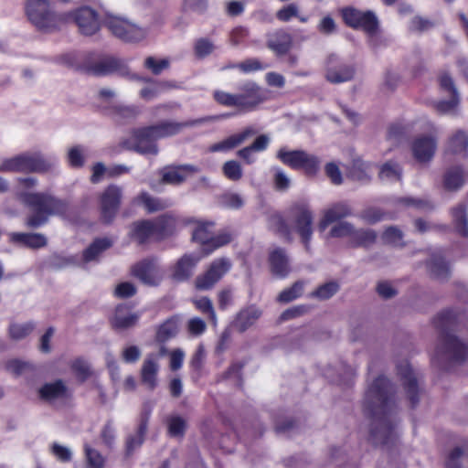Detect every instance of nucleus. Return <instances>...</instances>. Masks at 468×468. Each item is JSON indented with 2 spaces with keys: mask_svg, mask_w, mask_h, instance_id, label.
Segmentation results:
<instances>
[{
  "mask_svg": "<svg viewBox=\"0 0 468 468\" xmlns=\"http://www.w3.org/2000/svg\"><path fill=\"white\" fill-rule=\"evenodd\" d=\"M51 0H27L25 10L30 23L42 32H53L60 25L72 17L81 34L92 36L100 29L98 13L89 7L82 6L72 13L58 14L51 9ZM68 2L69 0H61Z\"/></svg>",
  "mask_w": 468,
  "mask_h": 468,
  "instance_id": "nucleus-1",
  "label": "nucleus"
},
{
  "mask_svg": "<svg viewBox=\"0 0 468 468\" xmlns=\"http://www.w3.org/2000/svg\"><path fill=\"white\" fill-rule=\"evenodd\" d=\"M390 391L389 381L378 377L365 394L364 410L372 419L370 435L376 444H387L395 435Z\"/></svg>",
  "mask_w": 468,
  "mask_h": 468,
  "instance_id": "nucleus-2",
  "label": "nucleus"
},
{
  "mask_svg": "<svg viewBox=\"0 0 468 468\" xmlns=\"http://www.w3.org/2000/svg\"><path fill=\"white\" fill-rule=\"evenodd\" d=\"M217 119V116H206L186 122L164 121L154 125L133 131L128 138L122 139V146L142 154H156L158 153V147L155 144L157 140L174 136L186 127H193Z\"/></svg>",
  "mask_w": 468,
  "mask_h": 468,
  "instance_id": "nucleus-3",
  "label": "nucleus"
},
{
  "mask_svg": "<svg viewBox=\"0 0 468 468\" xmlns=\"http://www.w3.org/2000/svg\"><path fill=\"white\" fill-rule=\"evenodd\" d=\"M21 198L33 212L25 221L29 229H38L48 221L50 216H64L69 211L66 200L47 192H27L22 194Z\"/></svg>",
  "mask_w": 468,
  "mask_h": 468,
  "instance_id": "nucleus-4",
  "label": "nucleus"
},
{
  "mask_svg": "<svg viewBox=\"0 0 468 468\" xmlns=\"http://www.w3.org/2000/svg\"><path fill=\"white\" fill-rule=\"evenodd\" d=\"M61 60L69 68L89 76L104 77L117 71V58L101 52L66 54Z\"/></svg>",
  "mask_w": 468,
  "mask_h": 468,
  "instance_id": "nucleus-5",
  "label": "nucleus"
},
{
  "mask_svg": "<svg viewBox=\"0 0 468 468\" xmlns=\"http://www.w3.org/2000/svg\"><path fill=\"white\" fill-rule=\"evenodd\" d=\"M52 164L40 154L23 153L11 158H5L0 164V172L8 173H47Z\"/></svg>",
  "mask_w": 468,
  "mask_h": 468,
  "instance_id": "nucleus-6",
  "label": "nucleus"
},
{
  "mask_svg": "<svg viewBox=\"0 0 468 468\" xmlns=\"http://www.w3.org/2000/svg\"><path fill=\"white\" fill-rule=\"evenodd\" d=\"M432 360L438 362L449 360L456 363L468 360V343H464L452 334L445 333L441 336L440 346Z\"/></svg>",
  "mask_w": 468,
  "mask_h": 468,
  "instance_id": "nucleus-7",
  "label": "nucleus"
},
{
  "mask_svg": "<svg viewBox=\"0 0 468 468\" xmlns=\"http://www.w3.org/2000/svg\"><path fill=\"white\" fill-rule=\"evenodd\" d=\"M289 215L294 221L296 232L307 251L310 250V241L313 236L314 215L307 205L297 203L289 209Z\"/></svg>",
  "mask_w": 468,
  "mask_h": 468,
  "instance_id": "nucleus-8",
  "label": "nucleus"
},
{
  "mask_svg": "<svg viewBox=\"0 0 468 468\" xmlns=\"http://www.w3.org/2000/svg\"><path fill=\"white\" fill-rule=\"evenodd\" d=\"M231 261L228 258L214 260L207 270L198 275L195 281L197 289L206 291L211 289L231 269Z\"/></svg>",
  "mask_w": 468,
  "mask_h": 468,
  "instance_id": "nucleus-9",
  "label": "nucleus"
},
{
  "mask_svg": "<svg viewBox=\"0 0 468 468\" xmlns=\"http://www.w3.org/2000/svg\"><path fill=\"white\" fill-rule=\"evenodd\" d=\"M345 22L354 27L363 29L370 37L377 35L378 30V21L373 12H362L355 8H346L343 11Z\"/></svg>",
  "mask_w": 468,
  "mask_h": 468,
  "instance_id": "nucleus-10",
  "label": "nucleus"
},
{
  "mask_svg": "<svg viewBox=\"0 0 468 468\" xmlns=\"http://www.w3.org/2000/svg\"><path fill=\"white\" fill-rule=\"evenodd\" d=\"M156 257H148L133 264L131 272L143 283L157 285L163 279Z\"/></svg>",
  "mask_w": 468,
  "mask_h": 468,
  "instance_id": "nucleus-11",
  "label": "nucleus"
},
{
  "mask_svg": "<svg viewBox=\"0 0 468 468\" xmlns=\"http://www.w3.org/2000/svg\"><path fill=\"white\" fill-rule=\"evenodd\" d=\"M212 227L213 223L211 222L198 223L192 234L195 241L210 247L207 253H210L215 249L222 247L231 240V235L227 232L214 236L211 229Z\"/></svg>",
  "mask_w": 468,
  "mask_h": 468,
  "instance_id": "nucleus-12",
  "label": "nucleus"
},
{
  "mask_svg": "<svg viewBox=\"0 0 468 468\" xmlns=\"http://www.w3.org/2000/svg\"><path fill=\"white\" fill-rule=\"evenodd\" d=\"M238 99L239 109L251 111L266 100V95L256 82L248 80L239 86Z\"/></svg>",
  "mask_w": 468,
  "mask_h": 468,
  "instance_id": "nucleus-13",
  "label": "nucleus"
},
{
  "mask_svg": "<svg viewBox=\"0 0 468 468\" xmlns=\"http://www.w3.org/2000/svg\"><path fill=\"white\" fill-rule=\"evenodd\" d=\"M355 75L353 66L339 60L335 55H330L326 61L325 79L334 84L349 81Z\"/></svg>",
  "mask_w": 468,
  "mask_h": 468,
  "instance_id": "nucleus-14",
  "label": "nucleus"
},
{
  "mask_svg": "<svg viewBox=\"0 0 468 468\" xmlns=\"http://www.w3.org/2000/svg\"><path fill=\"white\" fill-rule=\"evenodd\" d=\"M436 150L437 137L435 135H419L411 143L413 157L420 163L431 162Z\"/></svg>",
  "mask_w": 468,
  "mask_h": 468,
  "instance_id": "nucleus-15",
  "label": "nucleus"
},
{
  "mask_svg": "<svg viewBox=\"0 0 468 468\" xmlns=\"http://www.w3.org/2000/svg\"><path fill=\"white\" fill-rule=\"evenodd\" d=\"M159 369V356L154 353L148 354L140 370L141 382L147 389L154 390L158 386Z\"/></svg>",
  "mask_w": 468,
  "mask_h": 468,
  "instance_id": "nucleus-16",
  "label": "nucleus"
},
{
  "mask_svg": "<svg viewBox=\"0 0 468 468\" xmlns=\"http://www.w3.org/2000/svg\"><path fill=\"white\" fill-rule=\"evenodd\" d=\"M351 215L352 208L346 202L335 203L324 209L323 218L319 221L318 229L320 231H324L332 223L339 222L341 219Z\"/></svg>",
  "mask_w": 468,
  "mask_h": 468,
  "instance_id": "nucleus-17",
  "label": "nucleus"
},
{
  "mask_svg": "<svg viewBox=\"0 0 468 468\" xmlns=\"http://www.w3.org/2000/svg\"><path fill=\"white\" fill-rule=\"evenodd\" d=\"M269 264L271 273L278 278L287 277L292 271L289 257L282 248H275L270 251Z\"/></svg>",
  "mask_w": 468,
  "mask_h": 468,
  "instance_id": "nucleus-18",
  "label": "nucleus"
},
{
  "mask_svg": "<svg viewBox=\"0 0 468 468\" xmlns=\"http://www.w3.org/2000/svg\"><path fill=\"white\" fill-rule=\"evenodd\" d=\"M117 212V186L110 185L101 197V215L104 223H111Z\"/></svg>",
  "mask_w": 468,
  "mask_h": 468,
  "instance_id": "nucleus-19",
  "label": "nucleus"
},
{
  "mask_svg": "<svg viewBox=\"0 0 468 468\" xmlns=\"http://www.w3.org/2000/svg\"><path fill=\"white\" fill-rule=\"evenodd\" d=\"M468 181V171L463 166L456 165L447 169L443 175V187L447 191H457Z\"/></svg>",
  "mask_w": 468,
  "mask_h": 468,
  "instance_id": "nucleus-20",
  "label": "nucleus"
},
{
  "mask_svg": "<svg viewBox=\"0 0 468 468\" xmlns=\"http://www.w3.org/2000/svg\"><path fill=\"white\" fill-rule=\"evenodd\" d=\"M398 371L403 382L409 399L410 400L411 405L415 406L419 401L417 378L408 363L400 364L398 367Z\"/></svg>",
  "mask_w": 468,
  "mask_h": 468,
  "instance_id": "nucleus-21",
  "label": "nucleus"
},
{
  "mask_svg": "<svg viewBox=\"0 0 468 468\" xmlns=\"http://www.w3.org/2000/svg\"><path fill=\"white\" fill-rule=\"evenodd\" d=\"M199 260L200 257L190 254H186L181 257L172 268L171 277L173 280L184 282L189 279Z\"/></svg>",
  "mask_w": 468,
  "mask_h": 468,
  "instance_id": "nucleus-22",
  "label": "nucleus"
},
{
  "mask_svg": "<svg viewBox=\"0 0 468 468\" xmlns=\"http://www.w3.org/2000/svg\"><path fill=\"white\" fill-rule=\"evenodd\" d=\"M129 234L139 244H144L150 239H157L156 229L152 220L133 223L130 227Z\"/></svg>",
  "mask_w": 468,
  "mask_h": 468,
  "instance_id": "nucleus-23",
  "label": "nucleus"
},
{
  "mask_svg": "<svg viewBox=\"0 0 468 468\" xmlns=\"http://www.w3.org/2000/svg\"><path fill=\"white\" fill-rule=\"evenodd\" d=\"M199 172V169L191 165L166 167L162 172V180L165 183L178 185L186 180L188 175Z\"/></svg>",
  "mask_w": 468,
  "mask_h": 468,
  "instance_id": "nucleus-24",
  "label": "nucleus"
},
{
  "mask_svg": "<svg viewBox=\"0 0 468 468\" xmlns=\"http://www.w3.org/2000/svg\"><path fill=\"white\" fill-rule=\"evenodd\" d=\"M256 131L252 127L245 128L241 133L233 134L227 139L209 146V152H226L241 144L249 137L254 135Z\"/></svg>",
  "mask_w": 468,
  "mask_h": 468,
  "instance_id": "nucleus-25",
  "label": "nucleus"
},
{
  "mask_svg": "<svg viewBox=\"0 0 468 468\" xmlns=\"http://www.w3.org/2000/svg\"><path fill=\"white\" fill-rule=\"evenodd\" d=\"M292 45V37L284 30H278L268 36L267 47L279 56L286 54Z\"/></svg>",
  "mask_w": 468,
  "mask_h": 468,
  "instance_id": "nucleus-26",
  "label": "nucleus"
},
{
  "mask_svg": "<svg viewBox=\"0 0 468 468\" xmlns=\"http://www.w3.org/2000/svg\"><path fill=\"white\" fill-rule=\"evenodd\" d=\"M113 245V241L107 238H96L82 251V261L85 263L97 261L98 258Z\"/></svg>",
  "mask_w": 468,
  "mask_h": 468,
  "instance_id": "nucleus-27",
  "label": "nucleus"
},
{
  "mask_svg": "<svg viewBox=\"0 0 468 468\" xmlns=\"http://www.w3.org/2000/svg\"><path fill=\"white\" fill-rule=\"evenodd\" d=\"M11 240L33 250L41 249L48 245L47 238L41 233L15 232L11 235Z\"/></svg>",
  "mask_w": 468,
  "mask_h": 468,
  "instance_id": "nucleus-28",
  "label": "nucleus"
},
{
  "mask_svg": "<svg viewBox=\"0 0 468 468\" xmlns=\"http://www.w3.org/2000/svg\"><path fill=\"white\" fill-rule=\"evenodd\" d=\"M377 240V232L371 229H354L351 239L347 240L350 248H367Z\"/></svg>",
  "mask_w": 468,
  "mask_h": 468,
  "instance_id": "nucleus-29",
  "label": "nucleus"
},
{
  "mask_svg": "<svg viewBox=\"0 0 468 468\" xmlns=\"http://www.w3.org/2000/svg\"><path fill=\"white\" fill-rule=\"evenodd\" d=\"M145 36L146 32L144 29L138 27L126 19L119 17V38L128 42H138L143 40Z\"/></svg>",
  "mask_w": 468,
  "mask_h": 468,
  "instance_id": "nucleus-30",
  "label": "nucleus"
},
{
  "mask_svg": "<svg viewBox=\"0 0 468 468\" xmlns=\"http://www.w3.org/2000/svg\"><path fill=\"white\" fill-rule=\"evenodd\" d=\"M67 387L61 379L44 384L38 389V397L44 401H52L66 396Z\"/></svg>",
  "mask_w": 468,
  "mask_h": 468,
  "instance_id": "nucleus-31",
  "label": "nucleus"
},
{
  "mask_svg": "<svg viewBox=\"0 0 468 468\" xmlns=\"http://www.w3.org/2000/svg\"><path fill=\"white\" fill-rule=\"evenodd\" d=\"M261 312L254 306L241 310L236 316L233 326L242 333L250 328L260 318Z\"/></svg>",
  "mask_w": 468,
  "mask_h": 468,
  "instance_id": "nucleus-32",
  "label": "nucleus"
},
{
  "mask_svg": "<svg viewBox=\"0 0 468 468\" xmlns=\"http://www.w3.org/2000/svg\"><path fill=\"white\" fill-rule=\"evenodd\" d=\"M147 431V419H143L133 434H130L125 441V456L130 457L144 442Z\"/></svg>",
  "mask_w": 468,
  "mask_h": 468,
  "instance_id": "nucleus-33",
  "label": "nucleus"
},
{
  "mask_svg": "<svg viewBox=\"0 0 468 468\" xmlns=\"http://www.w3.org/2000/svg\"><path fill=\"white\" fill-rule=\"evenodd\" d=\"M453 225L457 232L463 237H468L467 207L459 204L452 209Z\"/></svg>",
  "mask_w": 468,
  "mask_h": 468,
  "instance_id": "nucleus-34",
  "label": "nucleus"
},
{
  "mask_svg": "<svg viewBox=\"0 0 468 468\" xmlns=\"http://www.w3.org/2000/svg\"><path fill=\"white\" fill-rule=\"evenodd\" d=\"M157 233V239H163L171 235L176 228V218L170 214H165L152 220Z\"/></svg>",
  "mask_w": 468,
  "mask_h": 468,
  "instance_id": "nucleus-35",
  "label": "nucleus"
},
{
  "mask_svg": "<svg viewBox=\"0 0 468 468\" xmlns=\"http://www.w3.org/2000/svg\"><path fill=\"white\" fill-rule=\"evenodd\" d=\"M448 147L454 154L466 153L468 149V133L463 129L456 130L448 139Z\"/></svg>",
  "mask_w": 468,
  "mask_h": 468,
  "instance_id": "nucleus-36",
  "label": "nucleus"
},
{
  "mask_svg": "<svg viewBox=\"0 0 468 468\" xmlns=\"http://www.w3.org/2000/svg\"><path fill=\"white\" fill-rule=\"evenodd\" d=\"M36 328L34 322L11 323L8 327V335L12 340L19 341L30 335Z\"/></svg>",
  "mask_w": 468,
  "mask_h": 468,
  "instance_id": "nucleus-37",
  "label": "nucleus"
},
{
  "mask_svg": "<svg viewBox=\"0 0 468 468\" xmlns=\"http://www.w3.org/2000/svg\"><path fill=\"white\" fill-rule=\"evenodd\" d=\"M302 156H303V150L289 151L286 148H281L277 152V158H279L284 165L296 170L299 169Z\"/></svg>",
  "mask_w": 468,
  "mask_h": 468,
  "instance_id": "nucleus-38",
  "label": "nucleus"
},
{
  "mask_svg": "<svg viewBox=\"0 0 468 468\" xmlns=\"http://www.w3.org/2000/svg\"><path fill=\"white\" fill-rule=\"evenodd\" d=\"M139 198L144 208L149 213H154L165 209L171 205L169 201L154 197L150 196L148 193H142Z\"/></svg>",
  "mask_w": 468,
  "mask_h": 468,
  "instance_id": "nucleus-39",
  "label": "nucleus"
},
{
  "mask_svg": "<svg viewBox=\"0 0 468 468\" xmlns=\"http://www.w3.org/2000/svg\"><path fill=\"white\" fill-rule=\"evenodd\" d=\"M178 331L177 321L175 318L167 319L163 323L156 332V340L164 343L176 336Z\"/></svg>",
  "mask_w": 468,
  "mask_h": 468,
  "instance_id": "nucleus-40",
  "label": "nucleus"
},
{
  "mask_svg": "<svg viewBox=\"0 0 468 468\" xmlns=\"http://www.w3.org/2000/svg\"><path fill=\"white\" fill-rule=\"evenodd\" d=\"M321 161L318 156L303 151L301 157L299 169L304 171L307 176H315L319 171Z\"/></svg>",
  "mask_w": 468,
  "mask_h": 468,
  "instance_id": "nucleus-41",
  "label": "nucleus"
},
{
  "mask_svg": "<svg viewBox=\"0 0 468 468\" xmlns=\"http://www.w3.org/2000/svg\"><path fill=\"white\" fill-rule=\"evenodd\" d=\"M402 170L400 166L393 162H387L379 170V177L384 181H399L401 179Z\"/></svg>",
  "mask_w": 468,
  "mask_h": 468,
  "instance_id": "nucleus-42",
  "label": "nucleus"
},
{
  "mask_svg": "<svg viewBox=\"0 0 468 468\" xmlns=\"http://www.w3.org/2000/svg\"><path fill=\"white\" fill-rule=\"evenodd\" d=\"M270 226L275 232L287 239L288 241H292L291 228L282 216L280 214L271 215L270 218Z\"/></svg>",
  "mask_w": 468,
  "mask_h": 468,
  "instance_id": "nucleus-43",
  "label": "nucleus"
},
{
  "mask_svg": "<svg viewBox=\"0 0 468 468\" xmlns=\"http://www.w3.org/2000/svg\"><path fill=\"white\" fill-rule=\"evenodd\" d=\"M303 281L295 282L290 288H287L281 292V293L278 296V301L281 303H287L299 298L303 294Z\"/></svg>",
  "mask_w": 468,
  "mask_h": 468,
  "instance_id": "nucleus-44",
  "label": "nucleus"
},
{
  "mask_svg": "<svg viewBox=\"0 0 468 468\" xmlns=\"http://www.w3.org/2000/svg\"><path fill=\"white\" fill-rule=\"evenodd\" d=\"M70 368L80 382H84L91 376L89 363L81 357L73 360Z\"/></svg>",
  "mask_w": 468,
  "mask_h": 468,
  "instance_id": "nucleus-45",
  "label": "nucleus"
},
{
  "mask_svg": "<svg viewBox=\"0 0 468 468\" xmlns=\"http://www.w3.org/2000/svg\"><path fill=\"white\" fill-rule=\"evenodd\" d=\"M67 158L70 167L75 169L83 167L85 164L84 147L82 145H75L69 148Z\"/></svg>",
  "mask_w": 468,
  "mask_h": 468,
  "instance_id": "nucleus-46",
  "label": "nucleus"
},
{
  "mask_svg": "<svg viewBox=\"0 0 468 468\" xmlns=\"http://www.w3.org/2000/svg\"><path fill=\"white\" fill-rule=\"evenodd\" d=\"M144 68L150 70L154 75H159L164 70L169 69L170 67V59L167 58H156L154 57H147L144 59Z\"/></svg>",
  "mask_w": 468,
  "mask_h": 468,
  "instance_id": "nucleus-47",
  "label": "nucleus"
},
{
  "mask_svg": "<svg viewBox=\"0 0 468 468\" xmlns=\"http://www.w3.org/2000/svg\"><path fill=\"white\" fill-rule=\"evenodd\" d=\"M431 273L441 280L446 279L449 275V267L441 256H434L429 262Z\"/></svg>",
  "mask_w": 468,
  "mask_h": 468,
  "instance_id": "nucleus-48",
  "label": "nucleus"
},
{
  "mask_svg": "<svg viewBox=\"0 0 468 468\" xmlns=\"http://www.w3.org/2000/svg\"><path fill=\"white\" fill-rule=\"evenodd\" d=\"M213 99L222 106L239 108L238 93H229L224 90H216L213 92Z\"/></svg>",
  "mask_w": 468,
  "mask_h": 468,
  "instance_id": "nucleus-49",
  "label": "nucleus"
},
{
  "mask_svg": "<svg viewBox=\"0 0 468 468\" xmlns=\"http://www.w3.org/2000/svg\"><path fill=\"white\" fill-rule=\"evenodd\" d=\"M355 226L348 221H339L335 223L329 231L332 238H348L351 239Z\"/></svg>",
  "mask_w": 468,
  "mask_h": 468,
  "instance_id": "nucleus-50",
  "label": "nucleus"
},
{
  "mask_svg": "<svg viewBox=\"0 0 468 468\" xmlns=\"http://www.w3.org/2000/svg\"><path fill=\"white\" fill-rule=\"evenodd\" d=\"M459 105V97L452 96L450 101H440L434 103V108L440 114L458 115L457 107Z\"/></svg>",
  "mask_w": 468,
  "mask_h": 468,
  "instance_id": "nucleus-51",
  "label": "nucleus"
},
{
  "mask_svg": "<svg viewBox=\"0 0 468 468\" xmlns=\"http://www.w3.org/2000/svg\"><path fill=\"white\" fill-rule=\"evenodd\" d=\"M84 450L87 468H104V458L97 450L90 447L88 444H85Z\"/></svg>",
  "mask_w": 468,
  "mask_h": 468,
  "instance_id": "nucleus-52",
  "label": "nucleus"
},
{
  "mask_svg": "<svg viewBox=\"0 0 468 468\" xmlns=\"http://www.w3.org/2000/svg\"><path fill=\"white\" fill-rule=\"evenodd\" d=\"M222 172L231 181H239L243 176L241 165L235 160L227 161L222 166Z\"/></svg>",
  "mask_w": 468,
  "mask_h": 468,
  "instance_id": "nucleus-53",
  "label": "nucleus"
},
{
  "mask_svg": "<svg viewBox=\"0 0 468 468\" xmlns=\"http://www.w3.org/2000/svg\"><path fill=\"white\" fill-rule=\"evenodd\" d=\"M382 240L384 243L390 244L393 246L403 245V233L397 227H388L385 229L382 234Z\"/></svg>",
  "mask_w": 468,
  "mask_h": 468,
  "instance_id": "nucleus-54",
  "label": "nucleus"
},
{
  "mask_svg": "<svg viewBox=\"0 0 468 468\" xmlns=\"http://www.w3.org/2000/svg\"><path fill=\"white\" fill-rule=\"evenodd\" d=\"M339 285L335 282L324 283L317 288L312 295L321 300H326L337 292Z\"/></svg>",
  "mask_w": 468,
  "mask_h": 468,
  "instance_id": "nucleus-55",
  "label": "nucleus"
},
{
  "mask_svg": "<svg viewBox=\"0 0 468 468\" xmlns=\"http://www.w3.org/2000/svg\"><path fill=\"white\" fill-rule=\"evenodd\" d=\"M140 318L138 313L124 314L119 305V329H128L136 325Z\"/></svg>",
  "mask_w": 468,
  "mask_h": 468,
  "instance_id": "nucleus-56",
  "label": "nucleus"
},
{
  "mask_svg": "<svg viewBox=\"0 0 468 468\" xmlns=\"http://www.w3.org/2000/svg\"><path fill=\"white\" fill-rule=\"evenodd\" d=\"M215 49V46L207 38H199L196 41L194 50L197 58H203L210 55Z\"/></svg>",
  "mask_w": 468,
  "mask_h": 468,
  "instance_id": "nucleus-57",
  "label": "nucleus"
},
{
  "mask_svg": "<svg viewBox=\"0 0 468 468\" xmlns=\"http://www.w3.org/2000/svg\"><path fill=\"white\" fill-rule=\"evenodd\" d=\"M6 368L16 377H18L27 371H32L34 367L28 362L13 359L7 362Z\"/></svg>",
  "mask_w": 468,
  "mask_h": 468,
  "instance_id": "nucleus-58",
  "label": "nucleus"
},
{
  "mask_svg": "<svg viewBox=\"0 0 468 468\" xmlns=\"http://www.w3.org/2000/svg\"><path fill=\"white\" fill-rule=\"evenodd\" d=\"M196 307L204 314H207L214 324H217V316L212 302L207 297L194 300Z\"/></svg>",
  "mask_w": 468,
  "mask_h": 468,
  "instance_id": "nucleus-59",
  "label": "nucleus"
},
{
  "mask_svg": "<svg viewBox=\"0 0 468 468\" xmlns=\"http://www.w3.org/2000/svg\"><path fill=\"white\" fill-rule=\"evenodd\" d=\"M359 217L368 224H375L378 221L385 219L386 214L382 212L379 208L368 207L363 210L360 213Z\"/></svg>",
  "mask_w": 468,
  "mask_h": 468,
  "instance_id": "nucleus-60",
  "label": "nucleus"
},
{
  "mask_svg": "<svg viewBox=\"0 0 468 468\" xmlns=\"http://www.w3.org/2000/svg\"><path fill=\"white\" fill-rule=\"evenodd\" d=\"M186 430V421L179 416H173L168 420V432L173 437L183 436Z\"/></svg>",
  "mask_w": 468,
  "mask_h": 468,
  "instance_id": "nucleus-61",
  "label": "nucleus"
},
{
  "mask_svg": "<svg viewBox=\"0 0 468 468\" xmlns=\"http://www.w3.org/2000/svg\"><path fill=\"white\" fill-rule=\"evenodd\" d=\"M231 68H237L243 73H250L265 69V67L258 58H248L237 65L232 66Z\"/></svg>",
  "mask_w": 468,
  "mask_h": 468,
  "instance_id": "nucleus-62",
  "label": "nucleus"
},
{
  "mask_svg": "<svg viewBox=\"0 0 468 468\" xmlns=\"http://www.w3.org/2000/svg\"><path fill=\"white\" fill-rule=\"evenodd\" d=\"M221 204L229 208H240L244 201L240 195L237 193H227L221 197Z\"/></svg>",
  "mask_w": 468,
  "mask_h": 468,
  "instance_id": "nucleus-63",
  "label": "nucleus"
},
{
  "mask_svg": "<svg viewBox=\"0 0 468 468\" xmlns=\"http://www.w3.org/2000/svg\"><path fill=\"white\" fill-rule=\"evenodd\" d=\"M299 9L295 4H290L282 8H281L276 16L280 21L288 22L292 19V17L298 16Z\"/></svg>",
  "mask_w": 468,
  "mask_h": 468,
  "instance_id": "nucleus-64",
  "label": "nucleus"
}]
</instances>
